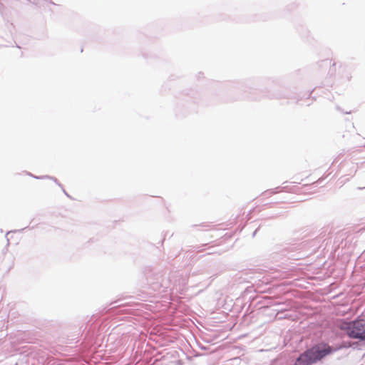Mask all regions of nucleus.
<instances>
[{"instance_id": "nucleus-2", "label": "nucleus", "mask_w": 365, "mask_h": 365, "mask_svg": "<svg viewBox=\"0 0 365 365\" xmlns=\"http://www.w3.org/2000/svg\"><path fill=\"white\" fill-rule=\"evenodd\" d=\"M341 329L353 339H365V320L358 319L351 322H344Z\"/></svg>"}, {"instance_id": "nucleus-1", "label": "nucleus", "mask_w": 365, "mask_h": 365, "mask_svg": "<svg viewBox=\"0 0 365 365\" xmlns=\"http://www.w3.org/2000/svg\"><path fill=\"white\" fill-rule=\"evenodd\" d=\"M331 352L327 344H317L301 354L296 360L295 365H310Z\"/></svg>"}]
</instances>
